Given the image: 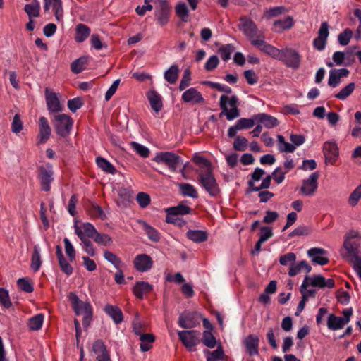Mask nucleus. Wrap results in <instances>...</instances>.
I'll use <instances>...</instances> for the list:
<instances>
[{"instance_id": "f257e3e1", "label": "nucleus", "mask_w": 361, "mask_h": 361, "mask_svg": "<svg viewBox=\"0 0 361 361\" xmlns=\"http://www.w3.org/2000/svg\"><path fill=\"white\" fill-rule=\"evenodd\" d=\"M360 240L358 233L353 231L346 235L343 245L348 252V260L361 278V252L358 249Z\"/></svg>"}, {"instance_id": "f03ea898", "label": "nucleus", "mask_w": 361, "mask_h": 361, "mask_svg": "<svg viewBox=\"0 0 361 361\" xmlns=\"http://www.w3.org/2000/svg\"><path fill=\"white\" fill-rule=\"evenodd\" d=\"M197 181L211 197H216L220 193V188L212 173V169L199 173Z\"/></svg>"}, {"instance_id": "7ed1b4c3", "label": "nucleus", "mask_w": 361, "mask_h": 361, "mask_svg": "<svg viewBox=\"0 0 361 361\" xmlns=\"http://www.w3.org/2000/svg\"><path fill=\"white\" fill-rule=\"evenodd\" d=\"M238 98L236 96H232L230 99L226 95L220 97L219 105L222 111L220 116L225 115L228 121L239 117L240 112L238 109Z\"/></svg>"}, {"instance_id": "20e7f679", "label": "nucleus", "mask_w": 361, "mask_h": 361, "mask_svg": "<svg viewBox=\"0 0 361 361\" xmlns=\"http://www.w3.org/2000/svg\"><path fill=\"white\" fill-rule=\"evenodd\" d=\"M53 124L56 133L63 137H66L71 133L73 121L68 115L57 114L54 116Z\"/></svg>"}, {"instance_id": "39448f33", "label": "nucleus", "mask_w": 361, "mask_h": 361, "mask_svg": "<svg viewBox=\"0 0 361 361\" xmlns=\"http://www.w3.org/2000/svg\"><path fill=\"white\" fill-rule=\"evenodd\" d=\"M153 160L159 164H164L173 172L176 171L178 165L183 164L182 159L178 154L170 152H159Z\"/></svg>"}, {"instance_id": "423d86ee", "label": "nucleus", "mask_w": 361, "mask_h": 361, "mask_svg": "<svg viewBox=\"0 0 361 361\" xmlns=\"http://www.w3.org/2000/svg\"><path fill=\"white\" fill-rule=\"evenodd\" d=\"M278 60L281 61L287 67L297 70L300 66L301 56L296 50L286 48L281 50L280 58Z\"/></svg>"}, {"instance_id": "0eeeda50", "label": "nucleus", "mask_w": 361, "mask_h": 361, "mask_svg": "<svg viewBox=\"0 0 361 361\" xmlns=\"http://www.w3.org/2000/svg\"><path fill=\"white\" fill-rule=\"evenodd\" d=\"M179 339L189 351H195L200 343V332L194 330L181 331L178 333Z\"/></svg>"}, {"instance_id": "6e6552de", "label": "nucleus", "mask_w": 361, "mask_h": 361, "mask_svg": "<svg viewBox=\"0 0 361 361\" xmlns=\"http://www.w3.org/2000/svg\"><path fill=\"white\" fill-rule=\"evenodd\" d=\"M319 172L316 171L310 174L308 178L304 179L300 188V193L305 196H312L318 188Z\"/></svg>"}, {"instance_id": "1a4fd4ad", "label": "nucleus", "mask_w": 361, "mask_h": 361, "mask_svg": "<svg viewBox=\"0 0 361 361\" xmlns=\"http://www.w3.org/2000/svg\"><path fill=\"white\" fill-rule=\"evenodd\" d=\"M68 300L71 302L73 310L77 315H83L92 312L90 304L80 300L74 293H69Z\"/></svg>"}, {"instance_id": "9d476101", "label": "nucleus", "mask_w": 361, "mask_h": 361, "mask_svg": "<svg viewBox=\"0 0 361 361\" xmlns=\"http://www.w3.org/2000/svg\"><path fill=\"white\" fill-rule=\"evenodd\" d=\"M323 154L326 164H334L339 154L337 145L330 141L324 142L323 145Z\"/></svg>"}, {"instance_id": "9b49d317", "label": "nucleus", "mask_w": 361, "mask_h": 361, "mask_svg": "<svg viewBox=\"0 0 361 361\" xmlns=\"http://www.w3.org/2000/svg\"><path fill=\"white\" fill-rule=\"evenodd\" d=\"M53 171L51 166L47 165L39 167V178L42 186V190L46 192L50 190V184L53 181Z\"/></svg>"}, {"instance_id": "f8f14e48", "label": "nucleus", "mask_w": 361, "mask_h": 361, "mask_svg": "<svg viewBox=\"0 0 361 361\" xmlns=\"http://www.w3.org/2000/svg\"><path fill=\"white\" fill-rule=\"evenodd\" d=\"M252 44L257 47L261 51L265 53L274 59L278 60L280 58V53L281 49L267 43L262 39H253Z\"/></svg>"}, {"instance_id": "ddd939ff", "label": "nucleus", "mask_w": 361, "mask_h": 361, "mask_svg": "<svg viewBox=\"0 0 361 361\" xmlns=\"http://www.w3.org/2000/svg\"><path fill=\"white\" fill-rule=\"evenodd\" d=\"M307 254L314 264L325 265L329 262L327 252L324 248L312 247L307 250Z\"/></svg>"}, {"instance_id": "4468645a", "label": "nucleus", "mask_w": 361, "mask_h": 361, "mask_svg": "<svg viewBox=\"0 0 361 361\" xmlns=\"http://www.w3.org/2000/svg\"><path fill=\"white\" fill-rule=\"evenodd\" d=\"M45 99L47 109L50 112H59L63 110L56 94L48 87L45 89Z\"/></svg>"}, {"instance_id": "2eb2a0df", "label": "nucleus", "mask_w": 361, "mask_h": 361, "mask_svg": "<svg viewBox=\"0 0 361 361\" xmlns=\"http://www.w3.org/2000/svg\"><path fill=\"white\" fill-rule=\"evenodd\" d=\"M155 16L161 26L167 24L169 17V6L166 1H161L155 8Z\"/></svg>"}, {"instance_id": "dca6fc26", "label": "nucleus", "mask_w": 361, "mask_h": 361, "mask_svg": "<svg viewBox=\"0 0 361 361\" xmlns=\"http://www.w3.org/2000/svg\"><path fill=\"white\" fill-rule=\"evenodd\" d=\"M51 133V130L47 119L44 116L40 117L37 145L45 143L50 137Z\"/></svg>"}, {"instance_id": "f3484780", "label": "nucleus", "mask_w": 361, "mask_h": 361, "mask_svg": "<svg viewBox=\"0 0 361 361\" xmlns=\"http://www.w3.org/2000/svg\"><path fill=\"white\" fill-rule=\"evenodd\" d=\"M240 21L238 27L245 35L250 38H253L257 35V27L251 19L242 17Z\"/></svg>"}, {"instance_id": "a211bd4d", "label": "nucleus", "mask_w": 361, "mask_h": 361, "mask_svg": "<svg viewBox=\"0 0 361 361\" xmlns=\"http://www.w3.org/2000/svg\"><path fill=\"white\" fill-rule=\"evenodd\" d=\"M133 263L135 268L137 271L145 272L152 268L153 261L149 255L140 254L135 257Z\"/></svg>"}, {"instance_id": "6ab92c4d", "label": "nucleus", "mask_w": 361, "mask_h": 361, "mask_svg": "<svg viewBox=\"0 0 361 361\" xmlns=\"http://www.w3.org/2000/svg\"><path fill=\"white\" fill-rule=\"evenodd\" d=\"M52 8L54 11L55 17L57 21H61L63 19V11L62 8V3L61 0H44V9L45 12H49V9Z\"/></svg>"}, {"instance_id": "aec40b11", "label": "nucleus", "mask_w": 361, "mask_h": 361, "mask_svg": "<svg viewBox=\"0 0 361 361\" xmlns=\"http://www.w3.org/2000/svg\"><path fill=\"white\" fill-rule=\"evenodd\" d=\"M183 102L190 104H198L204 102L202 94L195 87H191L185 90L182 94Z\"/></svg>"}, {"instance_id": "412c9836", "label": "nucleus", "mask_w": 361, "mask_h": 361, "mask_svg": "<svg viewBox=\"0 0 361 361\" xmlns=\"http://www.w3.org/2000/svg\"><path fill=\"white\" fill-rule=\"evenodd\" d=\"M92 349L96 355L97 361H111L110 355L102 341H96L93 343Z\"/></svg>"}, {"instance_id": "4be33fe9", "label": "nucleus", "mask_w": 361, "mask_h": 361, "mask_svg": "<svg viewBox=\"0 0 361 361\" xmlns=\"http://www.w3.org/2000/svg\"><path fill=\"white\" fill-rule=\"evenodd\" d=\"M74 228L75 234L78 236L84 245V249L85 252L92 257L94 256L96 251L92 242L85 236L80 226L75 224Z\"/></svg>"}, {"instance_id": "5701e85b", "label": "nucleus", "mask_w": 361, "mask_h": 361, "mask_svg": "<svg viewBox=\"0 0 361 361\" xmlns=\"http://www.w3.org/2000/svg\"><path fill=\"white\" fill-rule=\"evenodd\" d=\"M244 345L250 355H257L259 353V338L254 334H250L244 340Z\"/></svg>"}, {"instance_id": "b1692460", "label": "nucleus", "mask_w": 361, "mask_h": 361, "mask_svg": "<svg viewBox=\"0 0 361 361\" xmlns=\"http://www.w3.org/2000/svg\"><path fill=\"white\" fill-rule=\"evenodd\" d=\"M254 118L267 128H272L279 125L276 118L264 113L254 115Z\"/></svg>"}, {"instance_id": "393cba45", "label": "nucleus", "mask_w": 361, "mask_h": 361, "mask_svg": "<svg viewBox=\"0 0 361 361\" xmlns=\"http://www.w3.org/2000/svg\"><path fill=\"white\" fill-rule=\"evenodd\" d=\"M147 97L152 109L156 112L161 111L163 107L161 96L155 90H152L147 92Z\"/></svg>"}, {"instance_id": "a878e982", "label": "nucleus", "mask_w": 361, "mask_h": 361, "mask_svg": "<svg viewBox=\"0 0 361 361\" xmlns=\"http://www.w3.org/2000/svg\"><path fill=\"white\" fill-rule=\"evenodd\" d=\"M153 290V286L148 282L138 281L133 287V293L139 298L142 299L145 294L150 293Z\"/></svg>"}, {"instance_id": "bb28decb", "label": "nucleus", "mask_w": 361, "mask_h": 361, "mask_svg": "<svg viewBox=\"0 0 361 361\" xmlns=\"http://www.w3.org/2000/svg\"><path fill=\"white\" fill-rule=\"evenodd\" d=\"M302 269H304L307 274L310 273L312 270L311 266L305 260L300 261L298 263L294 262L290 264L288 274L290 276H295Z\"/></svg>"}, {"instance_id": "cd10ccee", "label": "nucleus", "mask_w": 361, "mask_h": 361, "mask_svg": "<svg viewBox=\"0 0 361 361\" xmlns=\"http://www.w3.org/2000/svg\"><path fill=\"white\" fill-rule=\"evenodd\" d=\"M104 312L114 320L116 324H120L123 319L122 311L117 306L107 305L104 307Z\"/></svg>"}, {"instance_id": "c85d7f7f", "label": "nucleus", "mask_w": 361, "mask_h": 361, "mask_svg": "<svg viewBox=\"0 0 361 361\" xmlns=\"http://www.w3.org/2000/svg\"><path fill=\"white\" fill-rule=\"evenodd\" d=\"M345 324L341 317L336 316L334 314H330L328 317L326 325L328 329L331 331L341 329Z\"/></svg>"}, {"instance_id": "c756f323", "label": "nucleus", "mask_w": 361, "mask_h": 361, "mask_svg": "<svg viewBox=\"0 0 361 361\" xmlns=\"http://www.w3.org/2000/svg\"><path fill=\"white\" fill-rule=\"evenodd\" d=\"M138 223L142 226L143 230L150 240L154 243H157L159 241L160 234L154 228L152 227L149 224L142 220L138 221Z\"/></svg>"}, {"instance_id": "7c9ffc66", "label": "nucleus", "mask_w": 361, "mask_h": 361, "mask_svg": "<svg viewBox=\"0 0 361 361\" xmlns=\"http://www.w3.org/2000/svg\"><path fill=\"white\" fill-rule=\"evenodd\" d=\"M311 286L314 287L332 288L334 286V281L332 279L327 280L321 275H316L312 276V280L310 282Z\"/></svg>"}, {"instance_id": "2f4dec72", "label": "nucleus", "mask_w": 361, "mask_h": 361, "mask_svg": "<svg viewBox=\"0 0 361 361\" xmlns=\"http://www.w3.org/2000/svg\"><path fill=\"white\" fill-rule=\"evenodd\" d=\"M186 235L188 239L196 243L205 242L208 238L207 233L201 230H189Z\"/></svg>"}, {"instance_id": "473e14b6", "label": "nucleus", "mask_w": 361, "mask_h": 361, "mask_svg": "<svg viewBox=\"0 0 361 361\" xmlns=\"http://www.w3.org/2000/svg\"><path fill=\"white\" fill-rule=\"evenodd\" d=\"M40 8L39 1L32 0L30 4H27L25 6L24 11L27 14L29 18H33L39 16Z\"/></svg>"}, {"instance_id": "72a5a7b5", "label": "nucleus", "mask_w": 361, "mask_h": 361, "mask_svg": "<svg viewBox=\"0 0 361 361\" xmlns=\"http://www.w3.org/2000/svg\"><path fill=\"white\" fill-rule=\"evenodd\" d=\"M90 34V29L85 24L80 23L75 27V40L77 42H82Z\"/></svg>"}, {"instance_id": "f704fd0d", "label": "nucleus", "mask_w": 361, "mask_h": 361, "mask_svg": "<svg viewBox=\"0 0 361 361\" xmlns=\"http://www.w3.org/2000/svg\"><path fill=\"white\" fill-rule=\"evenodd\" d=\"M293 25V19L290 16H287L284 19L276 20L274 23L275 32H281L284 30L290 29Z\"/></svg>"}, {"instance_id": "c9c22d12", "label": "nucleus", "mask_w": 361, "mask_h": 361, "mask_svg": "<svg viewBox=\"0 0 361 361\" xmlns=\"http://www.w3.org/2000/svg\"><path fill=\"white\" fill-rule=\"evenodd\" d=\"M180 73L178 66L176 64L172 65L168 70L164 73V79L170 84H174L176 82Z\"/></svg>"}, {"instance_id": "e433bc0d", "label": "nucleus", "mask_w": 361, "mask_h": 361, "mask_svg": "<svg viewBox=\"0 0 361 361\" xmlns=\"http://www.w3.org/2000/svg\"><path fill=\"white\" fill-rule=\"evenodd\" d=\"M140 349L142 352L148 351L152 348V343L154 341L155 337L152 334H142L140 336Z\"/></svg>"}, {"instance_id": "4c0bfd02", "label": "nucleus", "mask_w": 361, "mask_h": 361, "mask_svg": "<svg viewBox=\"0 0 361 361\" xmlns=\"http://www.w3.org/2000/svg\"><path fill=\"white\" fill-rule=\"evenodd\" d=\"M44 314H38L29 319L27 322V326L30 331H38L39 330L44 322Z\"/></svg>"}, {"instance_id": "58836bf2", "label": "nucleus", "mask_w": 361, "mask_h": 361, "mask_svg": "<svg viewBox=\"0 0 361 361\" xmlns=\"http://www.w3.org/2000/svg\"><path fill=\"white\" fill-rule=\"evenodd\" d=\"M181 194L185 197L197 198L198 193L195 188L190 183H180L178 185Z\"/></svg>"}, {"instance_id": "ea45409f", "label": "nucleus", "mask_w": 361, "mask_h": 361, "mask_svg": "<svg viewBox=\"0 0 361 361\" xmlns=\"http://www.w3.org/2000/svg\"><path fill=\"white\" fill-rule=\"evenodd\" d=\"M192 160L195 164L199 166V169L197 170L198 173L201 171H207L212 169L210 161L203 157L195 155Z\"/></svg>"}, {"instance_id": "a19ab883", "label": "nucleus", "mask_w": 361, "mask_h": 361, "mask_svg": "<svg viewBox=\"0 0 361 361\" xmlns=\"http://www.w3.org/2000/svg\"><path fill=\"white\" fill-rule=\"evenodd\" d=\"M190 212L191 208L182 203L179 204L176 207H169L166 209V214L177 216L188 214H190Z\"/></svg>"}, {"instance_id": "79ce46f5", "label": "nucleus", "mask_w": 361, "mask_h": 361, "mask_svg": "<svg viewBox=\"0 0 361 361\" xmlns=\"http://www.w3.org/2000/svg\"><path fill=\"white\" fill-rule=\"evenodd\" d=\"M87 63V57H80L71 63V69L73 73L78 74L81 73L86 67Z\"/></svg>"}, {"instance_id": "37998d69", "label": "nucleus", "mask_w": 361, "mask_h": 361, "mask_svg": "<svg viewBox=\"0 0 361 361\" xmlns=\"http://www.w3.org/2000/svg\"><path fill=\"white\" fill-rule=\"evenodd\" d=\"M42 260L38 245L34 247L33 253L31 258L30 267L35 271H37L41 266Z\"/></svg>"}, {"instance_id": "c03bdc74", "label": "nucleus", "mask_w": 361, "mask_h": 361, "mask_svg": "<svg viewBox=\"0 0 361 361\" xmlns=\"http://www.w3.org/2000/svg\"><path fill=\"white\" fill-rule=\"evenodd\" d=\"M204 353L207 355V361H219L223 360L224 358V352L221 345L217 347V349L213 351L208 350H204Z\"/></svg>"}, {"instance_id": "a18cd8bd", "label": "nucleus", "mask_w": 361, "mask_h": 361, "mask_svg": "<svg viewBox=\"0 0 361 361\" xmlns=\"http://www.w3.org/2000/svg\"><path fill=\"white\" fill-rule=\"evenodd\" d=\"M278 140V149L281 152H293L295 149V147L290 144L287 142L285 140V138L283 135H279L277 136Z\"/></svg>"}, {"instance_id": "49530a36", "label": "nucleus", "mask_w": 361, "mask_h": 361, "mask_svg": "<svg viewBox=\"0 0 361 361\" xmlns=\"http://www.w3.org/2000/svg\"><path fill=\"white\" fill-rule=\"evenodd\" d=\"M96 163L101 169L106 173L114 174L116 172L115 167L103 157H97L96 159Z\"/></svg>"}, {"instance_id": "de8ad7c7", "label": "nucleus", "mask_w": 361, "mask_h": 361, "mask_svg": "<svg viewBox=\"0 0 361 361\" xmlns=\"http://www.w3.org/2000/svg\"><path fill=\"white\" fill-rule=\"evenodd\" d=\"M355 85L354 82H350L345 87L342 88L340 92L335 95V97L340 100H345L347 99L354 91Z\"/></svg>"}, {"instance_id": "09e8293b", "label": "nucleus", "mask_w": 361, "mask_h": 361, "mask_svg": "<svg viewBox=\"0 0 361 361\" xmlns=\"http://www.w3.org/2000/svg\"><path fill=\"white\" fill-rule=\"evenodd\" d=\"M176 13L183 22H188L190 20L188 8L185 3L177 4Z\"/></svg>"}, {"instance_id": "8fccbe9b", "label": "nucleus", "mask_w": 361, "mask_h": 361, "mask_svg": "<svg viewBox=\"0 0 361 361\" xmlns=\"http://www.w3.org/2000/svg\"><path fill=\"white\" fill-rule=\"evenodd\" d=\"M104 257L106 260L112 264L117 269H120L123 264L120 258L116 255L109 250H104Z\"/></svg>"}, {"instance_id": "3c124183", "label": "nucleus", "mask_w": 361, "mask_h": 361, "mask_svg": "<svg viewBox=\"0 0 361 361\" xmlns=\"http://www.w3.org/2000/svg\"><path fill=\"white\" fill-rule=\"evenodd\" d=\"M93 240L96 243L103 246H109L113 242L108 234L99 233V232H97Z\"/></svg>"}, {"instance_id": "603ef678", "label": "nucleus", "mask_w": 361, "mask_h": 361, "mask_svg": "<svg viewBox=\"0 0 361 361\" xmlns=\"http://www.w3.org/2000/svg\"><path fill=\"white\" fill-rule=\"evenodd\" d=\"M233 51H234V47L231 44H228L223 45L222 47H221L219 49L218 52L220 54L221 59L224 61H227L228 60H229L231 59V55Z\"/></svg>"}, {"instance_id": "864d4df0", "label": "nucleus", "mask_w": 361, "mask_h": 361, "mask_svg": "<svg viewBox=\"0 0 361 361\" xmlns=\"http://www.w3.org/2000/svg\"><path fill=\"white\" fill-rule=\"evenodd\" d=\"M202 343L209 348H213L216 344V340L210 331H205L203 333Z\"/></svg>"}, {"instance_id": "5fc2aeb1", "label": "nucleus", "mask_w": 361, "mask_h": 361, "mask_svg": "<svg viewBox=\"0 0 361 361\" xmlns=\"http://www.w3.org/2000/svg\"><path fill=\"white\" fill-rule=\"evenodd\" d=\"M132 148L142 157L146 158L149 155V150L145 146L135 142H130Z\"/></svg>"}, {"instance_id": "6e6d98bb", "label": "nucleus", "mask_w": 361, "mask_h": 361, "mask_svg": "<svg viewBox=\"0 0 361 361\" xmlns=\"http://www.w3.org/2000/svg\"><path fill=\"white\" fill-rule=\"evenodd\" d=\"M248 145V140L241 136H237L233 142V148L236 151H245Z\"/></svg>"}, {"instance_id": "4d7b16f0", "label": "nucleus", "mask_w": 361, "mask_h": 361, "mask_svg": "<svg viewBox=\"0 0 361 361\" xmlns=\"http://www.w3.org/2000/svg\"><path fill=\"white\" fill-rule=\"evenodd\" d=\"M357 49V46H353L348 47L345 51H344V54H345V60L346 63H345V66L350 65L351 63H354L355 61V55L357 56L356 51Z\"/></svg>"}, {"instance_id": "13d9d810", "label": "nucleus", "mask_w": 361, "mask_h": 361, "mask_svg": "<svg viewBox=\"0 0 361 361\" xmlns=\"http://www.w3.org/2000/svg\"><path fill=\"white\" fill-rule=\"evenodd\" d=\"M353 35L352 31L349 28H346L343 32L340 33L338 36V40L341 45H347Z\"/></svg>"}, {"instance_id": "bf43d9fd", "label": "nucleus", "mask_w": 361, "mask_h": 361, "mask_svg": "<svg viewBox=\"0 0 361 361\" xmlns=\"http://www.w3.org/2000/svg\"><path fill=\"white\" fill-rule=\"evenodd\" d=\"M0 305L6 309L12 305L8 292L3 288H0Z\"/></svg>"}, {"instance_id": "052dcab7", "label": "nucleus", "mask_w": 361, "mask_h": 361, "mask_svg": "<svg viewBox=\"0 0 361 361\" xmlns=\"http://www.w3.org/2000/svg\"><path fill=\"white\" fill-rule=\"evenodd\" d=\"M190 75L191 72L189 68H187L184 71L183 78L179 85V90L180 91H183L186 87L190 86L191 80Z\"/></svg>"}, {"instance_id": "680f3d73", "label": "nucleus", "mask_w": 361, "mask_h": 361, "mask_svg": "<svg viewBox=\"0 0 361 361\" xmlns=\"http://www.w3.org/2000/svg\"><path fill=\"white\" fill-rule=\"evenodd\" d=\"M17 284L20 290L26 293H32L34 290L33 286L30 281L25 278L19 279L17 281Z\"/></svg>"}, {"instance_id": "e2e57ef3", "label": "nucleus", "mask_w": 361, "mask_h": 361, "mask_svg": "<svg viewBox=\"0 0 361 361\" xmlns=\"http://www.w3.org/2000/svg\"><path fill=\"white\" fill-rule=\"evenodd\" d=\"M255 121L254 117L252 118H242L236 122V124L241 130L252 128L255 126Z\"/></svg>"}, {"instance_id": "0e129e2a", "label": "nucleus", "mask_w": 361, "mask_h": 361, "mask_svg": "<svg viewBox=\"0 0 361 361\" xmlns=\"http://www.w3.org/2000/svg\"><path fill=\"white\" fill-rule=\"evenodd\" d=\"M136 200L141 208H145L151 202L149 195L143 192H139L137 195Z\"/></svg>"}, {"instance_id": "69168bd1", "label": "nucleus", "mask_w": 361, "mask_h": 361, "mask_svg": "<svg viewBox=\"0 0 361 361\" xmlns=\"http://www.w3.org/2000/svg\"><path fill=\"white\" fill-rule=\"evenodd\" d=\"M63 242L65 245L66 254L67 255L70 262H72L75 258V250L68 238H64Z\"/></svg>"}, {"instance_id": "338daca9", "label": "nucleus", "mask_w": 361, "mask_h": 361, "mask_svg": "<svg viewBox=\"0 0 361 361\" xmlns=\"http://www.w3.org/2000/svg\"><path fill=\"white\" fill-rule=\"evenodd\" d=\"M361 198V185L357 187L353 192L350 195L348 198V203L354 207L357 205L358 201Z\"/></svg>"}, {"instance_id": "774afa93", "label": "nucleus", "mask_w": 361, "mask_h": 361, "mask_svg": "<svg viewBox=\"0 0 361 361\" xmlns=\"http://www.w3.org/2000/svg\"><path fill=\"white\" fill-rule=\"evenodd\" d=\"M80 228L87 238H91L93 239L97 232L94 226L90 223L83 224L82 227Z\"/></svg>"}]
</instances>
